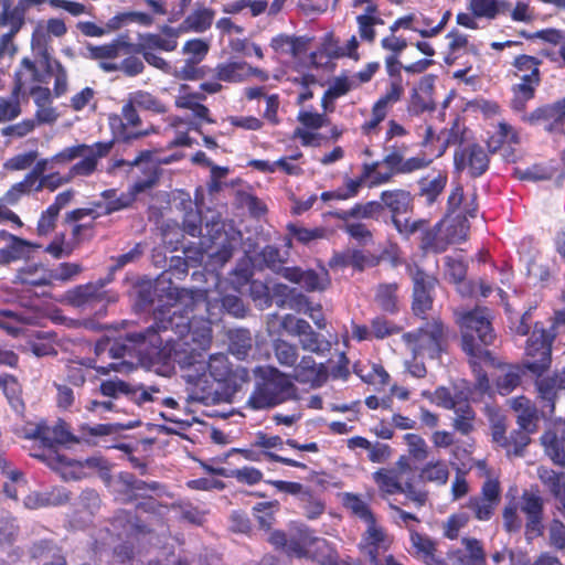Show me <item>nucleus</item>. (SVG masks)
<instances>
[{
	"mask_svg": "<svg viewBox=\"0 0 565 565\" xmlns=\"http://www.w3.org/2000/svg\"><path fill=\"white\" fill-rule=\"evenodd\" d=\"M198 308V291L177 290V300L172 303L171 316L159 324L163 335L150 331V342L154 352L166 363L178 364L184 380L206 391L212 382L225 381L230 374L226 355L214 354L209 361L203 359L212 342L211 322L189 316Z\"/></svg>",
	"mask_w": 565,
	"mask_h": 565,
	"instance_id": "obj_1",
	"label": "nucleus"
},
{
	"mask_svg": "<svg viewBox=\"0 0 565 565\" xmlns=\"http://www.w3.org/2000/svg\"><path fill=\"white\" fill-rule=\"evenodd\" d=\"M554 337L553 332L546 331L542 324L535 323L526 342L524 360V366L539 376L535 382L537 394L543 402H546L550 413L554 412L558 394L565 391V366L553 375L541 377L551 365Z\"/></svg>",
	"mask_w": 565,
	"mask_h": 565,
	"instance_id": "obj_2",
	"label": "nucleus"
},
{
	"mask_svg": "<svg viewBox=\"0 0 565 565\" xmlns=\"http://www.w3.org/2000/svg\"><path fill=\"white\" fill-rule=\"evenodd\" d=\"M258 380L248 398L253 409H265L279 405L295 396L291 380L276 367H257Z\"/></svg>",
	"mask_w": 565,
	"mask_h": 565,
	"instance_id": "obj_3",
	"label": "nucleus"
},
{
	"mask_svg": "<svg viewBox=\"0 0 565 565\" xmlns=\"http://www.w3.org/2000/svg\"><path fill=\"white\" fill-rule=\"evenodd\" d=\"M111 146V142H95L88 145L92 150L83 151L78 161L73 163L66 173H61L60 169H55L46 175H42L39 182L33 185L34 192H40L44 189L55 191L71 183L76 178L90 177L97 170L99 160L109 153Z\"/></svg>",
	"mask_w": 565,
	"mask_h": 565,
	"instance_id": "obj_4",
	"label": "nucleus"
},
{
	"mask_svg": "<svg viewBox=\"0 0 565 565\" xmlns=\"http://www.w3.org/2000/svg\"><path fill=\"white\" fill-rule=\"evenodd\" d=\"M491 320L492 313L487 308H476L459 313L458 322L462 330V348L469 355L479 358L487 353L475 343V334L482 344H492L495 335Z\"/></svg>",
	"mask_w": 565,
	"mask_h": 565,
	"instance_id": "obj_5",
	"label": "nucleus"
},
{
	"mask_svg": "<svg viewBox=\"0 0 565 565\" xmlns=\"http://www.w3.org/2000/svg\"><path fill=\"white\" fill-rule=\"evenodd\" d=\"M30 436L35 439H40L45 447L43 454L36 456L45 460L51 468L60 470L73 465L71 459L54 450L55 445H66L78 441L70 431L66 423L62 420L54 424H47L45 422L40 423Z\"/></svg>",
	"mask_w": 565,
	"mask_h": 565,
	"instance_id": "obj_6",
	"label": "nucleus"
},
{
	"mask_svg": "<svg viewBox=\"0 0 565 565\" xmlns=\"http://www.w3.org/2000/svg\"><path fill=\"white\" fill-rule=\"evenodd\" d=\"M171 310L172 305H170L164 310L158 311L154 317V326L148 328L145 332L130 333L127 335L125 342L118 340L113 341L109 348V358L121 359L127 354H130V351L136 350L139 354H145L149 358H156L164 362V359L160 358L159 354L154 352V348L150 342L149 332L153 331L158 335H163L159 324L161 323L162 319H169V316H171Z\"/></svg>",
	"mask_w": 565,
	"mask_h": 565,
	"instance_id": "obj_7",
	"label": "nucleus"
},
{
	"mask_svg": "<svg viewBox=\"0 0 565 565\" xmlns=\"http://www.w3.org/2000/svg\"><path fill=\"white\" fill-rule=\"evenodd\" d=\"M407 348L417 356L435 359L443 351L445 333L439 321L427 322L416 331L403 334Z\"/></svg>",
	"mask_w": 565,
	"mask_h": 565,
	"instance_id": "obj_8",
	"label": "nucleus"
},
{
	"mask_svg": "<svg viewBox=\"0 0 565 565\" xmlns=\"http://www.w3.org/2000/svg\"><path fill=\"white\" fill-rule=\"evenodd\" d=\"M471 367L476 375L473 391L466 386L462 388L455 386L452 390L441 386L434 392L433 403L446 409L457 411L465 402L469 399L475 401L477 397H481L483 394L488 393L490 384L487 374L480 370L475 361L471 363Z\"/></svg>",
	"mask_w": 565,
	"mask_h": 565,
	"instance_id": "obj_9",
	"label": "nucleus"
},
{
	"mask_svg": "<svg viewBox=\"0 0 565 565\" xmlns=\"http://www.w3.org/2000/svg\"><path fill=\"white\" fill-rule=\"evenodd\" d=\"M289 550L297 557H310L320 565H337L338 555L332 546L320 537L312 536L308 530L298 531V541H291Z\"/></svg>",
	"mask_w": 565,
	"mask_h": 565,
	"instance_id": "obj_10",
	"label": "nucleus"
},
{
	"mask_svg": "<svg viewBox=\"0 0 565 565\" xmlns=\"http://www.w3.org/2000/svg\"><path fill=\"white\" fill-rule=\"evenodd\" d=\"M137 106L131 103V99L127 97L121 114H111L108 117L109 127L118 140L130 141L142 137H147L151 134H156L158 130L154 126L148 129L139 131H130L129 128H137L141 125L142 120L137 111Z\"/></svg>",
	"mask_w": 565,
	"mask_h": 565,
	"instance_id": "obj_11",
	"label": "nucleus"
},
{
	"mask_svg": "<svg viewBox=\"0 0 565 565\" xmlns=\"http://www.w3.org/2000/svg\"><path fill=\"white\" fill-rule=\"evenodd\" d=\"M177 46L178 41L174 39H167L158 33H145L139 35L137 45H132V52L141 54L149 65L161 72H170V63L157 52H173Z\"/></svg>",
	"mask_w": 565,
	"mask_h": 565,
	"instance_id": "obj_12",
	"label": "nucleus"
},
{
	"mask_svg": "<svg viewBox=\"0 0 565 565\" xmlns=\"http://www.w3.org/2000/svg\"><path fill=\"white\" fill-rule=\"evenodd\" d=\"M280 326L289 335L299 339V344L305 351L319 354L330 349L329 341L315 332L309 322L303 319L285 315L281 318Z\"/></svg>",
	"mask_w": 565,
	"mask_h": 565,
	"instance_id": "obj_13",
	"label": "nucleus"
},
{
	"mask_svg": "<svg viewBox=\"0 0 565 565\" xmlns=\"http://www.w3.org/2000/svg\"><path fill=\"white\" fill-rule=\"evenodd\" d=\"M90 150L92 148L88 147V145L77 143L71 147H66L49 158L36 159V161L33 163V169L26 173L24 178L28 179L32 185H34L39 182L42 175H46L55 169H61L68 166L78 159L81 154H83V151Z\"/></svg>",
	"mask_w": 565,
	"mask_h": 565,
	"instance_id": "obj_14",
	"label": "nucleus"
},
{
	"mask_svg": "<svg viewBox=\"0 0 565 565\" xmlns=\"http://www.w3.org/2000/svg\"><path fill=\"white\" fill-rule=\"evenodd\" d=\"M503 7L504 3L499 0H468L467 12H459L456 21L463 28L478 30L480 20H494Z\"/></svg>",
	"mask_w": 565,
	"mask_h": 565,
	"instance_id": "obj_15",
	"label": "nucleus"
},
{
	"mask_svg": "<svg viewBox=\"0 0 565 565\" xmlns=\"http://www.w3.org/2000/svg\"><path fill=\"white\" fill-rule=\"evenodd\" d=\"M204 99V93H192L189 90L188 85H181L174 102L178 108L192 111L193 120L189 122V127L196 131H200L201 122H214L210 116L209 108L202 104Z\"/></svg>",
	"mask_w": 565,
	"mask_h": 565,
	"instance_id": "obj_16",
	"label": "nucleus"
},
{
	"mask_svg": "<svg viewBox=\"0 0 565 565\" xmlns=\"http://www.w3.org/2000/svg\"><path fill=\"white\" fill-rule=\"evenodd\" d=\"M408 274L413 280V310L416 315L425 313L431 306V290L435 287L436 279L425 274L416 265L407 266Z\"/></svg>",
	"mask_w": 565,
	"mask_h": 565,
	"instance_id": "obj_17",
	"label": "nucleus"
},
{
	"mask_svg": "<svg viewBox=\"0 0 565 565\" xmlns=\"http://www.w3.org/2000/svg\"><path fill=\"white\" fill-rule=\"evenodd\" d=\"M148 169L151 170L150 175L146 180H139L137 181L132 186V192L129 193H121L117 196V192L115 190H107L103 192V196L107 200L106 206H105V213L110 214L113 212L119 211L121 209H125L129 206L134 200L135 194L142 192L149 188H151L158 179V173L156 171V168L152 163L147 162Z\"/></svg>",
	"mask_w": 565,
	"mask_h": 565,
	"instance_id": "obj_18",
	"label": "nucleus"
},
{
	"mask_svg": "<svg viewBox=\"0 0 565 565\" xmlns=\"http://www.w3.org/2000/svg\"><path fill=\"white\" fill-rule=\"evenodd\" d=\"M281 276L300 285L307 291H322L330 285V276L324 268L317 273L311 269L302 270L298 267H285L281 269Z\"/></svg>",
	"mask_w": 565,
	"mask_h": 565,
	"instance_id": "obj_19",
	"label": "nucleus"
},
{
	"mask_svg": "<svg viewBox=\"0 0 565 565\" xmlns=\"http://www.w3.org/2000/svg\"><path fill=\"white\" fill-rule=\"evenodd\" d=\"M458 170H468L470 175H481L489 164L487 152L479 146H470L457 151L454 157Z\"/></svg>",
	"mask_w": 565,
	"mask_h": 565,
	"instance_id": "obj_20",
	"label": "nucleus"
},
{
	"mask_svg": "<svg viewBox=\"0 0 565 565\" xmlns=\"http://www.w3.org/2000/svg\"><path fill=\"white\" fill-rule=\"evenodd\" d=\"M476 198L475 190L465 192L462 186L456 185L448 198L447 213L462 220H468V216L475 217L478 211Z\"/></svg>",
	"mask_w": 565,
	"mask_h": 565,
	"instance_id": "obj_21",
	"label": "nucleus"
},
{
	"mask_svg": "<svg viewBox=\"0 0 565 565\" xmlns=\"http://www.w3.org/2000/svg\"><path fill=\"white\" fill-rule=\"evenodd\" d=\"M396 465L397 468H382L373 473L374 482L384 494L406 492L402 482V472L408 468V465L404 458H401Z\"/></svg>",
	"mask_w": 565,
	"mask_h": 565,
	"instance_id": "obj_22",
	"label": "nucleus"
},
{
	"mask_svg": "<svg viewBox=\"0 0 565 565\" xmlns=\"http://www.w3.org/2000/svg\"><path fill=\"white\" fill-rule=\"evenodd\" d=\"M521 511L526 515V535L531 539L541 533L543 502L540 495L524 491L521 497Z\"/></svg>",
	"mask_w": 565,
	"mask_h": 565,
	"instance_id": "obj_23",
	"label": "nucleus"
},
{
	"mask_svg": "<svg viewBox=\"0 0 565 565\" xmlns=\"http://www.w3.org/2000/svg\"><path fill=\"white\" fill-rule=\"evenodd\" d=\"M328 377V372L322 364L316 363L311 356H303L294 369V379L302 384L313 387L321 386Z\"/></svg>",
	"mask_w": 565,
	"mask_h": 565,
	"instance_id": "obj_24",
	"label": "nucleus"
},
{
	"mask_svg": "<svg viewBox=\"0 0 565 565\" xmlns=\"http://www.w3.org/2000/svg\"><path fill=\"white\" fill-rule=\"evenodd\" d=\"M88 56L92 60L102 62H114V60L121 55H128L132 52V44H130L126 38L119 36L110 43L103 45H88Z\"/></svg>",
	"mask_w": 565,
	"mask_h": 565,
	"instance_id": "obj_25",
	"label": "nucleus"
},
{
	"mask_svg": "<svg viewBox=\"0 0 565 565\" xmlns=\"http://www.w3.org/2000/svg\"><path fill=\"white\" fill-rule=\"evenodd\" d=\"M511 408L516 414V423L520 429L534 433L537 428L539 412L535 405L525 396L509 399Z\"/></svg>",
	"mask_w": 565,
	"mask_h": 565,
	"instance_id": "obj_26",
	"label": "nucleus"
},
{
	"mask_svg": "<svg viewBox=\"0 0 565 565\" xmlns=\"http://www.w3.org/2000/svg\"><path fill=\"white\" fill-rule=\"evenodd\" d=\"M363 548L370 556L373 565H377V555L381 551H386L391 540L384 530L375 523V520L367 523V530L363 539Z\"/></svg>",
	"mask_w": 565,
	"mask_h": 565,
	"instance_id": "obj_27",
	"label": "nucleus"
},
{
	"mask_svg": "<svg viewBox=\"0 0 565 565\" xmlns=\"http://www.w3.org/2000/svg\"><path fill=\"white\" fill-rule=\"evenodd\" d=\"M467 274V264L460 255H449L445 257V275L458 285V291L462 296H469L472 294V286L465 281Z\"/></svg>",
	"mask_w": 565,
	"mask_h": 565,
	"instance_id": "obj_28",
	"label": "nucleus"
},
{
	"mask_svg": "<svg viewBox=\"0 0 565 565\" xmlns=\"http://www.w3.org/2000/svg\"><path fill=\"white\" fill-rule=\"evenodd\" d=\"M0 472L6 477L3 482L4 493L11 498L17 499L19 493L24 492L26 482L20 470L11 465L3 456L0 455Z\"/></svg>",
	"mask_w": 565,
	"mask_h": 565,
	"instance_id": "obj_29",
	"label": "nucleus"
},
{
	"mask_svg": "<svg viewBox=\"0 0 565 565\" xmlns=\"http://www.w3.org/2000/svg\"><path fill=\"white\" fill-rule=\"evenodd\" d=\"M104 286L105 282L103 280H99L97 284L78 286L71 292V301L77 307L104 301L107 297Z\"/></svg>",
	"mask_w": 565,
	"mask_h": 565,
	"instance_id": "obj_30",
	"label": "nucleus"
},
{
	"mask_svg": "<svg viewBox=\"0 0 565 565\" xmlns=\"http://www.w3.org/2000/svg\"><path fill=\"white\" fill-rule=\"evenodd\" d=\"M42 81V75L35 64L28 57L21 61L15 72L14 93L25 92L34 88Z\"/></svg>",
	"mask_w": 565,
	"mask_h": 565,
	"instance_id": "obj_31",
	"label": "nucleus"
},
{
	"mask_svg": "<svg viewBox=\"0 0 565 565\" xmlns=\"http://www.w3.org/2000/svg\"><path fill=\"white\" fill-rule=\"evenodd\" d=\"M514 73L513 76L518 82L540 84V70L539 61L529 55H521L514 60L513 63Z\"/></svg>",
	"mask_w": 565,
	"mask_h": 565,
	"instance_id": "obj_32",
	"label": "nucleus"
},
{
	"mask_svg": "<svg viewBox=\"0 0 565 565\" xmlns=\"http://www.w3.org/2000/svg\"><path fill=\"white\" fill-rule=\"evenodd\" d=\"M270 46L278 54L298 57L306 52L307 41L303 38L278 34L271 39Z\"/></svg>",
	"mask_w": 565,
	"mask_h": 565,
	"instance_id": "obj_33",
	"label": "nucleus"
},
{
	"mask_svg": "<svg viewBox=\"0 0 565 565\" xmlns=\"http://www.w3.org/2000/svg\"><path fill=\"white\" fill-rule=\"evenodd\" d=\"M398 285L396 282H383L375 289L374 301L376 306L388 313L398 310Z\"/></svg>",
	"mask_w": 565,
	"mask_h": 565,
	"instance_id": "obj_34",
	"label": "nucleus"
},
{
	"mask_svg": "<svg viewBox=\"0 0 565 565\" xmlns=\"http://www.w3.org/2000/svg\"><path fill=\"white\" fill-rule=\"evenodd\" d=\"M450 245L441 222L422 234L420 247L425 252L441 253Z\"/></svg>",
	"mask_w": 565,
	"mask_h": 565,
	"instance_id": "obj_35",
	"label": "nucleus"
},
{
	"mask_svg": "<svg viewBox=\"0 0 565 565\" xmlns=\"http://www.w3.org/2000/svg\"><path fill=\"white\" fill-rule=\"evenodd\" d=\"M128 97L140 110L148 111L153 115H162L168 110L167 105L150 92L138 89L131 92Z\"/></svg>",
	"mask_w": 565,
	"mask_h": 565,
	"instance_id": "obj_36",
	"label": "nucleus"
},
{
	"mask_svg": "<svg viewBox=\"0 0 565 565\" xmlns=\"http://www.w3.org/2000/svg\"><path fill=\"white\" fill-rule=\"evenodd\" d=\"M247 68V62L230 60L224 63L217 64L215 67V77L218 81L227 83H241L246 81L245 72Z\"/></svg>",
	"mask_w": 565,
	"mask_h": 565,
	"instance_id": "obj_37",
	"label": "nucleus"
},
{
	"mask_svg": "<svg viewBox=\"0 0 565 565\" xmlns=\"http://www.w3.org/2000/svg\"><path fill=\"white\" fill-rule=\"evenodd\" d=\"M540 84L521 83L516 82L512 85V97L510 100L511 109L516 114H523L526 109V104L535 96V90Z\"/></svg>",
	"mask_w": 565,
	"mask_h": 565,
	"instance_id": "obj_38",
	"label": "nucleus"
},
{
	"mask_svg": "<svg viewBox=\"0 0 565 565\" xmlns=\"http://www.w3.org/2000/svg\"><path fill=\"white\" fill-rule=\"evenodd\" d=\"M447 182V175L441 171H431L419 180L420 194L433 203L443 192Z\"/></svg>",
	"mask_w": 565,
	"mask_h": 565,
	"instance_id": "obj_39",
	"label": "nucleus"
},
{
	"mask_svg": "<svg viewBox=\"0 0 565 565\" xmlns=\"http://www.w3.org/2000/svg\"><path fill=\"white\" fill-rule=\"evenodd\" d=\"M34 322V318L22 312L0 309V328L9 334L17 337L23 331L25 324Z\"/></svg>",
	"mask_w": 565,
	"mask_h": 565,
	"instance_id": "obj_40",
	"label": "nucleus"
},
{
	"mask_svg": "<svg viewBox=\"0 0 565 565\" xmlns=\"http://www.w3.org/2000/svg\"><path fill=\"white\" fill-rule=\"evenodd\" d=\"M383 204L391 210L396 217L397 214H404L408 211L412 204V196L409 192L404 190L384 191L381 194Z\"/></svg>",
	"mask_w": 565,
	"mask_h": 565,
	"instance_id": "obj_41",
	"label": "nucleus"
},
{
	"mask_svg": "<svg viewBox=\"0 0 565 565\" xmlns=\"http://www.w3.org/2000/svg\"><path fill=\"white\" fill-rule=\"evenodd\" d=\"M440 222L450 244H457L467 238L470 228L468 220H462L447 213Z\"/></svg>",
	"mask_w": 565,
	"mask_h": 565,
	"instance_id": "obj_42",
	"label": "nucleus"
},
{
	"mask_svg": "<svg viewBox=\"0 0 565 565\" xmlns=\"http://www.w3.org/2000/svg\"><path fill=\"white\" fill-rule=\"evenodd\" d=\"M0 388L7 397L11 408L15 413H22L24 404L21 398V386L17 379L9 374L0 375Z\"/></svg>",
	"mask_w": 565,
	"mask_h": 565,
	"instance_id": "obj_43",
	"label": "nucleus"
},
{
	"mask_svg": "<svg viewBox=\"0 0 565 565\" xmlns=\"http://www.w3.org/2000/svg\"><path fill=\"white\" fill-rule=\"evenodd\" d=\"M377 9L374 4H367L365 12L356 17L360 38L367 42H373L375 39L374 25L383 23V21L375 15Z\"/></svg>",
	"mask_w": 565,
	"mask_h": 565,
	"instance_id": "obj_44",
	"label": "nucleus"
},
{
	"mask_svg": "<svg viewBox=\"0 0 565 565\" xmlns=\"http://www.w3.org/2000/svg\"><path fill=\"white\" fill-rule=\"evenodd\" d=\"M463 550L458 552V565H483L486 562L484 552L475 539L462 540Z\"/></svg>",
	"mask_w": 565,
	"mask_h": 565,
	"instance_id": "obj_45",
	"label": "nucleus"
},
{
	"mask_svg": "<svg viewBox=\"0 0 565 565\" xmlns=\"http://www.w3.org/2000/svg\"><path fill=\"white\" fill-rule=\"evenodd\" d=\"M18 279L31 286L50 285V269L39 264H29L19 270Z\"/></svg>",
	"mask_w": 565,
	"mask_h": 565,
	"instance_id": "obj_46",
	"label": "nucleus"
},
{
	"mask_svg": "<svg viewBox=\"0 0 565 565\" xmlns=\"http://www.w3.org/2000/svg\"><path fill=\"white\" fill-rule=\"evenodd\" d=\"M411 541L413 547L416 550V553L424 559L427 565H444L443 561L435 555V546L429 539L412 531Z\"/></svg>",
	"mask_w": 565,
	"mask_h": 565,
	"instance_id": "obj_47",
	"label": "nucleus"
},
{
	"mask_svg": "<svg viewBox=\"0 0 565 565\" xmlns=\"http://www.w3.org/2000/svg\"><path fill=\"white\" fill-rule=\"evenodd\" d=\"M423 481L434 482L436 484H446L449 478V470L446 462L437 460L426 463L419 473Z\"/></svg>",
	"mask_w": 565,
	"mask_h": 565,
	"instance_id": "obj_48",
	"label": "nucleus"
},
{
	"mask_svg": "<svg viewBox=\"0 0 565 565\" xmlns=\"http://www.w3.org/2000/svg\"><path fill=\"white\" fill-rule=\"evenodd\" d=\"M47 73L54 78L53 94L55 97L65 95L68 90V74L61 62L53 60L47 61Z\"/></svg>",
	"mask_w": 565,
	"mask_h": 565,
	"instance_id": "obj_49",
	"label": "nucleus"
},
{
	"mask_svg": "<svg viewBox=\"0 0 565 565\" xmlns=\"http://www.w3.org/2000/svg\"><path fill=\"white\" fill-rule=\"evenodd\" d=\"M381 164L383 163L372 162L364 163L362 166L363 179L369 181V186L371 188L387 183L396 174L388 168L386 170H381Z\"/></svg>",
	"mask_w": 565,
	"mask_h": 565,
	"instance_id": "obj_50",
	"label": "nucleus"
},
{
	"mask_svg": "<svg viewBox=\"0 0 565 565\" xmlns=\"http://www.w3.org/2000/svg\"><path fill=\"white\" fill-rule=\"evenodd\" d=\"M100 68L108 73L116 72V71L120 70L129 76H136L143 72L145 65L140 58L130 56V57L125 58L121 63L102 62Z\"/></svg>",
	"mask_w": 565,
	"mask_h": 565,
	"instance_id": "obj_51",
	"label": "nucleus"
},
{
	"mask_svg": "<svg viewBox=\"0 0 565 565\" xmlns=\"http://www.w3.org/2000/svg\"><path fill=\"white\" fill-rule=\"evenodd\" d=\"M213 15V12L209 9L196 10L186 17L182 29L194 32H204L211 26Z\"/></svg>",
	"mask_w": 565,
	"mask_h": 565,
	"instance_id": "obj_52",
	"label": "nucleus"
},
{
	"mask_svg": "<svg viewBox=\"0 0 565 565\" xmlns=\"http://www.w3.org/2000/svg\"><path fill=\"white\" fill-rule=\"evenodd\" d=\"M275 356L279 364L284 366H295L298 360V349L296 345L282 339L274 342Z\"/></svg>",
	"mask_w": 565,
	"mask_h": 565,
	"instance_id": "obj_53",
	"label": "nucleus"
},
{
	"mask_svg": "<svg viewBox=\"0 0 565 565\" xmlns=\"http://www.w3.org/2000/svg\"><path fill=\"white\" fill-rule=\"evenodd\" d=\"M343 504L349 509L355 516L363 520L366 524L372 522L374 519L367 503L363 501L359 495L353 493H344Z\"/></svg>",
	"mask_w": 565,
	"mask_h": 565,
	"instance_id": "obj_54",
	"label": "nucleus"
},
{
	"mask_svg": "<svg viewBox=\"0 0 565 565\" xmlns=\"http://www.w3.org/2000/svg\"><path fill=\"white\" fill-rule=\"evenodd\" d=\"M199 63L191 57H188L183 65L180 67H174L170 64V72H163L164 74L172 75L175 78L183 81H195L200 79L204 76L202 68H200Z\"/></svg>",
	"mask_w": 565,
	"mask_h": 565,
	"instance_id": "obj_55",
	"label": "nucleus"
},
{
	"mask_svg": "<svg viewBox=\"0 0 565 565\" xmlns=\"http://www.w3.org/2000/svg\"><path fill=\"white\" fill-rule=\"evenodd\" d=\"M130 22H137L141 25L149 26L153 23V18L149 13L139 11L125 12L110 19L108 22V28L111 30H116L120 28L122 24H127Z\"/></svg>",
	"mask_w": 565,
	"mask_h": 565,
	"instance_id": "obj_56",
	"label": "nucleus"
},
{
	"mask_svg": "<svg viewBox=\"0 0 565 565\" xmlns=\"http://www.w3.org/2000/svg\"><path fill=\"white\" fill-rule=\"evenodd\" d=\"M356 81L352 78V76H340L337 77L328 90L326 92L323 99H322V106L327 107V99H334L340 96L345 95L348 92L356 88Z\"/></svg>",
	"mask_w": 565,
	"mask_h": 565,
	"instance_id": "obj_57",
	"label": "nucleus"
},
{
	"mask_svg": "<svg viewBox=\"0 0 565 565\" xmlns=\"http://www.w3.org/2000/svg\"><path fill=\"white\" fill-rule=\"evenodd\" d=\"M404 94V88L401 78H394L391 81L386 92L375 102L377 106H381L386 111L401 100Z\"/></svg>",
	"mask_w": 565,
	"mask_h": 565,
	"instance_id": "obj_58",
	"label": "nucleus"
},
{
	"mask_svg": "<svg viewBox=\"0 0 565 565\" xmlns=\"http://www.w3.org/2000/svg\"><path fill=\"white\" fill-rule=\"evenodd\" d=\"M292 308L307 315L319 329L326 328V321L320 305H311L303 295H299L297 303L292 306Z\"/></svg>",
	"mask_w": 565,
	"mask_h": 565,
	"instance_id": "obj_59",
	"label": "nucleus"
},
{
	"mask_svg": "<svg viewBox=\"0 0 565 565\" xmlns=\"http://www.w3.org/2000/svg\"><path fill=\"white\" fill-rule=\"evenodd\" d=\"M31 243L18 236H10L9 245L1 249V256L7 260H15L24 257L29 253Z\"/></svg>",
	"mask_w": 565,
	"mask_h": 565,
	"instance_id": "obj_60",
	"label": "nucleus"
},
{
	"mask_svg": "<svg viewBox=\"0 0 565 565\" xmlns=\"http://www.w3.org/2000/svg\"><path fill=\"white\" fill-rule=\"evenodd\" d=\"M34 191L31 182L23 178L20 182L14 183L9 188V190L0 198L2 202L9 204L10 206L17 205L20 200Z\"/></svg>",
	"mask_w": 565,
	"mask_h": 565,
	"instance_id": "obj_61",
	"label": "nucleus"
},
{
	"mask_svg": "<svg viewBox=\"0 0 565 565\" xmlns=\"http://www.w3.org/2000/svg\"><path fill=\"white\" fill-rule=\"evenodd\" d=\"M454 412L456 414L454 427L463 435L469 434L473 429L475 419V413L471 407L465 402Z\"/></svg>",
	"mask_w": 565,
	"mask_h": 565,
	"instance_id": "obj_62",
	"label": "nucleus"
},
{
	"mask_svg": "<svg viewBox=\"0 0 565 565\" xmlns=\"http://www.w3.org/2000/svg\"><path fill=\"white\" fill-rule=\"evenodd\" d=\"M542 443L547 456L559 466L565 465V451L559 440L553 433H546L542 436Z\"/></svg>",
	"mask_w": 565,
	"mask_h": 565,
	"instance_id": "obj_63",
	"label": "nucleus"
},
{
	"mask_svg": "<svg viewBox=\"0 0 565 565\" xmlns=\"http://www.w3.org/2000/svg\"><path fill=\"white\" fill-rule=\"evenodd\" d=\"M38 151L31 150L28 152L18 153L3 163V169L7 171H22L33 166L38 159Z\"/></svg>",
	"mask_w": 565,
	"mask_h": 565,
	"instance_id": "obj_64",
	"label": "nucleus"
}]
</instances>
